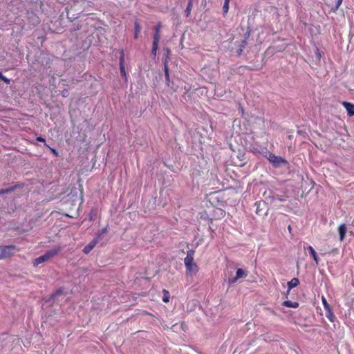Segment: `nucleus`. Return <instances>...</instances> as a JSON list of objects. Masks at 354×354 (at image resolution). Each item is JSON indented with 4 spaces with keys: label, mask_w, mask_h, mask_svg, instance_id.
I'll list each match as a JSON object with an SVG mask.
<instances>
[{
    "label": "nucleus",
    "mask_w": 354,
    "mask_h": 354,
    "mask_svg": "<svg viewBox=\"0 0 354 354\" xmlns=\"http://www.w3.org/2000/svg\"><path fill=\"white\" fill-rule=\"evenodd\" d=\"M59 250H60L59 248H56L51 250L47 251L44 254L36 258L33 261V262H32L33 266L35 267H37L39 264L48 261L50 258L57 255L59 253Z\"/></svg>",
    "instance_id": "nucleus-1"
},
{
    "label": "nucleus",
    "mask_w": 354,
    "mask_h": 354,
    "mask_svg": "<svg viewBox=\"0 0 354 354\" xmlns=\"http://www.w3.org/2000/svg\"><path fill=\"white\" fill-rule=\"evenodd\" d=\"M268 160L272 165L274 167H279L281 165H286L288 164V161L281 156L274 155V153H270L268 156Z\"/></svg>",
    "instance_id": "nucleus-2"
},
{
    "label": "nucleus",
    "mask_w": 354,
    "mask_h": 354,
    "mask_svg": "<svg viewBox=\"0 0 354 354\" xmlns=\"http://www.w3.org/2000/svg\"><path fill=\"white\" fill-rule=\"evenodd\" d=\"M17 250L14 245L0 246V258L2 259L8 258L13 255Z\"/></svg>",
    "instance_id": "nucleus-3"
},
{
    "label": "nucleus",
    "mask_w": 354,
    "mask_h": 354,
    "mask_svg": "<svg viewBox=\"0 0 354 354\" xmlns=\"http://www.w3.org/2000/svg\"><path fill=\"white\" fill-rule=\"evenodd\" d=\"M247 274L245 271L242 268H238L236 270V276L232 277H229L227 279V282L230 284H232L236 283L239 279L246 277Z\"/></svg>",
    "instance_id": "nucleus-4"
},
{
    "label": "nucleus",
    "mask_w": 354,
    "mask_h": 354,
    "mask_svg": "<svg viewBox=\"0 0 354 354\" xmlns=\"http://www.w3.org/2000/svg\"><path fill=\"white\" fill-rule=\"evenodd\" d=\"M119 64H120V74H121L122 77L124 78V81L126 82L127 80V72H126L125 68H124V53L123 50H122L120 53V56L119 58Z\"/></svg>",
    "instance_id": "nucleus-5"
},
{
    "label": "nucleus",
    "mask_w": 354,
    "mask_h": 354,
    "mask_svg": "<svg viewBox=\"0 0 354 354\" xmlns=\"http://www.w3.org/2000/svg\"><path fill=\"white\" fill-rule=\"evenodd\" d=\"M254 206L256 207V214H258V215H266L267 214V212H263L264 209L266 208V202L264 201H257L255 203H254Z\"/></svg>",
    "instance_id": "nucleus-6"
},
{
    "label": "nucleus",
    "mask_w": 354,
    "mask_h": 354,
    "mask_svg": "<svg viewBox=\"0 0 354 354\" xmlns=\"http://www.w3.org/2000/svg\"><path fill=\"white\" fill-rule=\"evenodd\" d=\"M185 266L186 271L188 274L194 275V274H196L198 271V266L196 263H194V261L189 263V265L185 264Z\"/></svg>",
    "instance_id": "nucleus-7"
},
{
    "label": "nucleus",
    "mask_w": 354,
    "mask_h": 354,
    "mask_svg": "<svg viewBox=\"0 0 354 354\" xmlns=\"http://www.w3.org/2000/svg\"><path fill=\"white\" fill-rule=\"evenodd\" d=\"M98 243L99 242L97 241V239L93 238V240L91 241L82 250L83 252L85 254H88Z\"/></svg>",
    "instance_id": "nucleus-8"
},
{
    "label": "nucleus",
    "mask_w": 354,
    "mask_h": 354,
    "mask_svg": "<svg viewBox=\"0 0 354 354\" xmlns=\"http://www.w3.org/2000/svg\"><path fill=\"white\" fill-rule=\"evenodd\" d=\"M304 248L305 250H308L310 254V255L312 256V257L313 258L314 261H315L316 264L318 265L319 264V257L317 256V252H315V250H314V248L311 246V245H306L304 246Z\"/></svg>",
    "instance_id": "nucleus-9"
},
{
    "label": "nucleus",
    "mask_w": 354,
    "mask_h": 354,
    "mask_svg": "<svg viewBox=\"0 0 354 354\" xmlns=\"http://www.w3.org/2000/svg\"><path fill=\"white\" fill-rule=\"evenodd\" d=\"M195 251L194 250H189L187 252V256L184 259V263L188 264L194 262V257Z\"/></svg>",
    "instance_id": "nucleus-10"
},
{
    "label": "nucleus",
    "mask_w": 354,
    "mask_h": 354,
    "mask_svg": "<svg viewBox=\"0 0 354 354\" xmlns=\"http://www.w3.org/2000/svg\"><path fill=\"white\" fill-rule=\"evenodd\" d=\"M342 104L346 109L349 116L354 115V104L348 102H342Z\"/></svg>",
    "instance_id": "nucleus-11"
},
{
    "label": "nucleus",
    "mask_w": 354,
    "mask_h": 354,
    "mask_svg": "<svg viewBox=\"0 0 354 354\" xmlns=\"http://www.w3.org/2000/svg\"><path fill=\"white\" fill-rule=\"evenodd\" d=\"M108 233V227L102 228L94 237L99 242L104 239L105 235Z\"/></svg>",
    "instance_id": "nucleus-12"
},
{
    "label": "nucleus",
    "mask_w": 354,
    "mask_h": 354,
    "mask_svg": "<svg viewBox=\"0 0 354 354\" xmlns=\"http://www.w3.org/2000/svg\"><path fill=\"white\" fill-rule=\"evenodd\" d=\"M141 31V26L138 20H136L134 22V39H138V35Z\"/></svg>",
    "instance_id": "nucleus-13"
},
{
    "label": "nucleus",
    "mask_w": 354,
    "mask_h": 354,
    "mask_svg": "<svg viewBox=\"0 0 354 354\" xmlns=\"http://www.w3.org/2000/svg\"><path fill=\"white\" fill-rule=\"evenodd\" d=\"M164 72H165L166 83L167 84H169L170 79H169V68H168V64H167V59H165V61L164 62Z\"/></svg>",
    "instance_id": "nucleus-14"
},
{
    "label": "nucleus",
    "mask_w": 354,
    "mask_h": 354,
    "mask_svg": "<svg viewBox=\"0 0 354 354\" xmlns=\"http://www.w3.org/2000/svg\"><path fill=\"white\" fill-rule=\"evenodd\" d=\"M299 284V280L297 278H293L290 281L288 282V289H292L293 288L297 287Z\"/></svg>",
    "instance_id": "nucleus-15"
},
{
    "label": "nucleus",
    "mask_w": 354,
    "mask_h": 354,
    "mask_svg": "<svg viewBox=\"0 0 354 354\" xmlns=\"http://www.w3.org/2000/svg\"><path fill=\"white\" fill-rule=\"evenodd\" d=\"M247 44H248L247 41H245V39H243L241 42V44L238 46L237 55L239 56H240L242 54V53H243V50L245 48Z\"/></svg>",
    "instance_id": "nucleus-16"
},
{
    "label": "nucleus",
    "mask_w": 354,
    "mask_h": 354,
    "mask_svg": "<svg viewBox=\"0 0 354 354\" xmlns=\"http://www.w3.org/2000/svg\"><path fill=\"white\" fill-rule=\"evenodd\" d=\"M339 239L341 241H343L346 232V227L344 224H342L339 225Z\"/></svg>",
    "instance_id": "nucleus-17"
},
{
    "label": "nucleus",
    "mask_w": 354,
    "mask_h": 354,
    "mask_svg": "<svg viewBox=\"0 0 354 354\" xmlns=\"http://www.w3.org/2000/svg\"><path fill=\"white\" fill-rule=\"evenodd\" d=\"M283 305L284 306L288 307V308H296L299 306V304L297 302H293L290 300H287L283 301Z\"/></svg>",
    "instance_id": "nucleus-18"
},
{
    "label": "nucleus",
    "mask_w": 354,
    "mask_h": 354,
    "mask_svg": "<svg viewBox=\"0 0 354 354\" xmlns=\"http://www.w3.org/2000/svg\"><path fill=\"white\" fill-rule=\"evenodd\" d=\"M193 8V3L188 2L186 9L185 10V14L186 17H189L191 15V12Z\"/></svg>",
    "instance_id": "nucleus-19"
},
{
    "label": "nucleus",
    "mask_w": 354,
    "mask_h": 354,
    "mask_svg": "<svg viewBox=\"0 0 354 354\" xmlns=\"http://www.w3.org/2000/svg\"><path fill=\"white\" fill-rule=\"evenodd\" d=\"M326 310V317L331 322H333L334 321V319L335 318V315H333V312H332V309L330 308L328 310Z\"/></svg>",
    "instance_id": "nucleus-20"
},
{
    "label": "nucleus",
    "mask_w": 354,
    "mask_h": 354,
    "mask_svg": "<svg viewBox=\"0 0 354 354\" xmlns=\"http://www.w3.org/2000/svg\"><path fill=\"white\" fill-rule=\"evenodd\" d=\"M160 39V33L154 32L153 36V44H158V45Z\"/></svg>",
    "instance_id": "nucleus-21"
},
{
    "label": "nucleus",
    "mask_w": 354,
    "mask_h": 354,
    "mask_svg": "<svg viewBox=\"0 0 354 354\" xmlns=\"http://www.w3.org/2000/svg\"><path fill=\"white\" fill-rule=\"evenodd\" d=\"M272 201H281V202H283L286 201L285 198L282 196H279V195H273L272 196Z\"/></svg>",
    "instance_id": "nucleus-22"
},
{
    "label": "nucleus",
    "mask_w": 354,
    "mask_h": 354,
    "mask_svg": "<svg viewBox=\"0 0 354 354\" xmlns=\"http://www.w3.org/2000/svg\"><path fill=\"white\" fill-rule=\"evenodd\" d=\"M229 3H230V0H225L224 4L223 6V11L224 14H226L229 10Z\"/></svg>",
    "instance_id": "nucleus-23"
},
{
    "label": "nucleus",
    "mask_w": 354,
    "mask_h": 354,
    "mask_svg": "<svg viewBox=\"0 0 354 354\" xmlns=\"http://www.w3.org/2000/svg\"><path fill=\"white\" fill-rule=\"evenodd\" d=\"M322 304H323V306H324V308L325 310H328V309L331 308L330 306L327 302L326 299L324 296L322 297Z\"/></svg>",
    "instance_id": "nucleus-24"
},
{
    "label": "nucleus",
    "mask_w": 354,
    "mask_h": 354,
    "mask_svg": "<svg viewBox=\"0 0 354 354\" xmlns=\"http://www.w3.org/2000/svg\"><path fill=\"white\" fill-rule=\"evenodd\" d=\"M164 297H162V301L165 303L169 302V293L167 290H163Z\"/></svg>",
    "instance_id": "nucleus-25"
},
{
    "label": "nucleus",
    "mask_w": 354,
    "mask_h": 354,
    "mask_svg": "<svg viewBox=\"0 0 354 354\" xmlns=\"http://www.w3.org/2000/svg\"><path fill=\"white\" fill-rule=\"evenodd\" d=\"M158 48V44H152L151 54L153 55L154 57L156 56Z\"/></svg>",
    "instance_id": "nucleus-26"
},
{
    "label": "nucleus",
    "mask_w": 354,
    "mask_h": 354,
    "mask_svg": "<svg viewBox=\"0 0 354 354\" xmlns=\"http://www.w3.org/2000/svg\"><path fill=\"white\" fill-rule=\"evenodd\" d=\"M0 80H3L7 84H9L10 83V80L5 77L1 72H0Z\"/></svg>",
    "instance_id": "nucleus-27"
},
{
    "label": "nucleus",
    "mask_w": 354,
    "mask_h": 354,
    "mask_svg": "<svg viewBox=\"0 0 354 354\" xmlns=\"http://www.w3.org/2000/svg\"><path fill=\"white\" fill-rule=\"evenodd\" d=\"M62 293V290L61 289L57 290L54 293L51 295L50 299H54L57 296L60 295Z\"/></svg>",
    "instance_id": "nucleus-28"
},
{
    "label": "nucleus",
    "mask_w": 354,
    "mask_h": 354,
    "mask_svg": "<svg viewBox=\"0 0 354 354\" xmlns=\"http://www.w3.org/2000/svg\"><path fill=\"white\" fill-rule=\"evenodd\" d=\"M45 147H47L49 148V149L50 150V151L55 156H58V152L57 151L54 149V148H52L50 147V146H48L47 144H45Z\"/></svg>",
    "instance_id": "nucleus-29"
},
{
    "label": "nucleus",
    "mask_w": 354,
    "mask_h": 354,
    "mask_svg": "<svg viewBox=\"0 0 354 354\" xmlns=\"http://www.w3.org/2000/svg\"><path fill=\"white\" fill-rule=\"evenodd\" d=\"M16 187H17V186H12V187H10L8 188L4 189L5 194H8V193L12 192V191H14Z\"/></svg>",
    "instance_id": "nucleus-30"
},
{
    "label": "nucleus",
    "mask_w": 354,
    "mask_h": 354,
    "mask_svg": "<svg viewBox=\"0 0 354 354\" xmlns=\"http://www.w3.org/2000/svg\"><path fill=\"white\" fill-rule=\"evenodd\" d=\"M62 95L64 97H67L69 95V91L66 88L64 89L62 91Z\"/></svg>",
    "instance_id": "nucleus-31"
},
{
    "label": "nucleus",
    "mask_w": 354,
    "mask_h": 354,
    "mask_svg": "<svg viewBox=\"0 0 354 354\" xmlns=\"http://www.w3.org/2000/svg\"><path fill=\"white\" fill-rule=\"evenodd\" d=\"M160 28H161V25L160 24H158V25H156L154 28V32L156 33H160Z\"/></svg>",
    "instance_id": "nucleus-32"
},
{
    "label": "nucleus",
    "mask_w": 354,
    "mask_h": 354,
    "mask_svg": "<svg viewBox=\"0 0 354 354\" xmlns=\"http://www.w3.org/2000/svg\"><path fill=\"white\" fill-rule=\"evenodd\" d=\"M36 140H37V141H38V142H44V145H45V144H46V140H45V138H42V137H41V136H38V137H37Z\"/></svg>",
    "instance_id": "nucleus-33"
},
{
    "label": "nucleus",
    "mask_w": 354,
    "mask_h": 354,
    "mask_svg": "<svg viewBox=\"0 0 354 354\" xmlns=\"http://www.w3.org/2000/svg\"><path fill=\"white\" fill-rule=\"evenodd\" d=\"M250 35V31L248 30L244 35V39H245V41H247V39L249 38Z\"/></svg>",
    "instance_id": "nucleus-34"
},
{
    "label": "nucleus",
    "mask_w": 354,
    "mask_h": 354,
    "mask_svg": "<svg viewBox=\"0 0 354 354\" xmlns=\"http://www.w3.org/2000/svg\"><path fill=\"white\" fill-rule=\"evenodd\" d=\"M342 0H336V8H337L342 3Z\"/></svg>",
    "instance_id": "nucleus-35"
},
{
    "label": "nucleus",
    "mask_w": 354,
    "mask_h": 354,
    "mask_svg": "<svg viewBox=\"0 0 354 354\" xmlns=\"http://www.w3.org/2000/svg\"><path fill=\"white\" fill-rule=\"evenodd\" d=\"M3 194H5V189H0V195Z\"/></svg>",
    "instance_id": "nucleus-36"
},
{
    "label": "nucleus",
    "mask_w": 354,
    "mask_h": 354,
    "mask_svg": "<svg viewBox=\"0 0 354 354\" xmlns=\"http://www.w3.org/2000/svg\"><path fill=\"white\" fill-rule=\"evenodd\" d=\"M253 152H257V149H255V148H253V149L252 150Z\"/></svg>",
    "instance_id": "nucleus-37"
},
{
    "label": "nucleus",
    "mask_w": 354,
    "mask_h": 354,
    "mask_svg": "<svg viewBox=\"0 0 354 354\" xmlns=\"http://www.w3.org/2000/svg\"><path fill=\"white\" fill-rule=\"evenodd\" d=\"M188 2L193 3V0H188Z\"/></svg>",
    "instance_id": "nucleus-38"
},
{
    "label": "nucleus",
    "mask_w": 354,
    "mask_h": 354,
    "mask_svg": "<svg viewBox=\"0 0 354 354\" xmlns=\"http://www.w3.org/2000/svg\"><path fill=\"white\" fill-rule=\"evenodd\" d=\"M317 56L320 57V53H317Z\"/></svg>",
    "instance_id": "nucleus-39"
},
{
    "label": "nucleus",
    "mask_w": 354,
    "mask_h": 354,
    "mask_svg": "<svg viewBox=\"0 0 354 354\" xmlns=\"http://www.w3.org/2000/svg\"><path fill=\"white\" fill-rule=\"evenodd\" d=\"M0 259H2L1 258H0Z\"/></svg>",
    "instance_id": "nucleus-40"
}]
</instances>
